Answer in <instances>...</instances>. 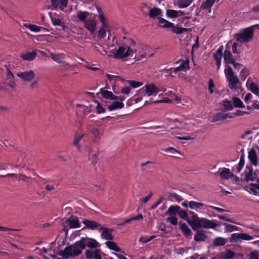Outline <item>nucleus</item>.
<instances>
[{"instance_id":"obj_1","label":"nucleus","mask_w":259,"mask_h":259,"mask_svg":"<svg viewBox=\"0 0 259 259\" xmlns=\"http://www.w3.org/2000/svg\"><path fill=\"white\" fill-rule=\"evenodd\" d=\"M224 59L226 63L224 73L228 83V87L231 90H236L241 86V82L238 77L235 75L232 67L229 64L234 63L233 56L229 50H225L224 53Z\"/></svg>"},{"instance_id":"obj_2","label":"nucleus","mask_w":259,"mask_h":259,"mask_svg":"<svg viewBox=\"0 0 259 259\" xmlns=\"http://www.w3.org/2000/svg\"><path fill=\"white\" fill-rule=\"evenodd\" d=\"M123 38L126 39V41L119 45L113 52V57L116 59L125 60L127 58L132 57L136 52V42L131 38H126L123 36Z\"/></svg>"},{"instance_id":"obj_3","label":"nucleus","mask_w":259,"mask_h":259,"mask_svg":"<svg viewBox=\"0 0 259 259\" xmlns=\"http://www.w3.org/2000/svg\"><path fill=\"white\" fill-rule=\"evenodd\" d=\"M192 215L193 221H188V223L193 229L196 228H203L206 229H213L219 225L216 223V220H209L205 218H199L194 212L190 211Z\"/></svg>"},{"instance_id":"obj_4","label":"nucleus","mask_w":259,"mask_h":259,"mask_svg":"<svg viewBox=\"0 0 259 259\" xmlns=\"http://www.w3.org/2000/svg\"><path fill=\"white\" fill-rule=\"evenodd\" d=\"M83 245L80 243L79 240L73 244L66 247L64 250L59 252V259H71L72 257L79 255L83 249Z\"/></svg>"},{"instance_id":"obj_5","label":"nucleus","mask_w":259,"mask_h":259,"mask_svg":"<svg viewBox=\"0 0 259 259\" xmlns=\"http://www.w3.org/2000/svg\"><path fill=\"white\" fill-rule=\"evenodd\" d=\"M96 8L99 14V19L102 23V26L97 31V35L100 39H102L105 37L106 31L110 32V29L102 9L98 6Z\"/></svg>"},{"instance_id":"obj_6","label":"nucleus","mask_w":259,"mask_h":259,"mask_svg":"<svg viewBox=\"0 0 259 259\" xmlns=\"http://www.w3.org/2000/svg\"><path fill=\"white\" fill-rule=\"evenodd\" d=\"M254 29L253 27H249L243 30L238 34L234 35L236 40L241 44H245L250 41L253 37Z\"/></svg>"},{"instance_id":"obj_7","label":"nucleus","mask_w":259,"mask_h":259,"mask_svg":"<svg viewBox=\"0 0 259 259\" xmlns=\"http://www.w3.org/2000/svg\"><path fill=\"white\" fill-rule=\"evenodd\" d=\"M181 209L180 206L178 205H172L169 207L165 214L167 215L166 221L171 224L176 226L178 224V219L177 214H178L179 210Z\"/></svg>"},{"instance_id":"obj_8","label":"nucleus","mask_w":259,"mask_h":259,"mask_svg":"<svg viewBox=\"0 0 259 259\" xmlns=\"http://www.w3.org/2000/svg\"><path fill=\"white\" fill-rule=\"evenodd\" d=\"M80 243L84 244L83 249L85 248L87 246L88 247L92 249H97L98 247L100 246V244L93 238L88 237H82L79 240Z\"/></svg>"},{"instance_id":"obj_9","label":"nucleus","mask_w":259,"mask_h":259,"mask_svg":"<svg viewBox=\"0 0 259 259\" xmlns=\"http://www.w3.org/2000/svg\"><path fill=\"white\" fill-rule=\"evenodd\" d=\"M113 230L106 227H101L99 229V231L101 233L102 238L106 240H113L114 236L112 234Z\"/></svg>"},{"instance_id":"obj_10","label":"nucleus","mask_w":259,"mask_h":259,"mask_svg":"<svg viewBox=\"0 0 259 259\" xmlns=\"http://www.w3.org/2000/svg\"><path fill=\"white\" fill-rule=\"evenodd\" d=\"M16 75L22 80L28 82L31 81L35 77V74L32 70L29 71L18 72Z\"/></svg>"},{"instance_id":"obj_11","label":"nucleus","mask_w":259,"mask_h":259,"mask_svg":"<svg viewBox=\"0 0 259 259\" xmlns=\"http://www.w3.org/2000/svg\"><path fill=\"white\" fill-rule=\"evenodd\" d=\"M84 27L91 34H94L97 29V22L94 18L89 19L84 23Z\"/></svg>"},{"instance_id":"obj_12","label":"nucleus","mask_w":259,"mask_h":259,"mask_svg":"<svg viewBox=\"0 0 259 259\" xmlns=\"http://www.w3.org/2000/svg\"><path fill=\"white\" fill-rule=\"evenodd\" d=\"M145 94L147 96H155L158 92H160L154 83L146 84L144 86Z\"/></svg>"},{"instance_id":"obj_13","label":"nucleus","mask_w":259,"mask_h":259,"mask_svg":"<svg viewBox=\"0 0 259 259\" xmlns=\"http://www.w3.org/2000/svg\"><path fill=\"white\" fill-rule=\"evenodd\" d=\"M65 224L70 229H75L80 227L79 219L76 217H71L68 218L65 221Z\"/></svg>"},{"instance_id":"obj_14","label":"nucleus","mask_w":259,"mask_h":259,"mask_svg":"<svg viewBox=\"0 0 259 259\" xmlns=\"http://www.w3.org/2000/svg\"><path fill=\"white\" fill-rule=\"evenodd\" d=\"M148 16L150 18L159 19L162 16V10L157 7L149 8Z\"/></svg>"},{"instance_id":"obj_15","label":"nucleus","mask_w":259,"mask_h":259,"mask_svg":"<svg viewBox=\"0 0 259 259\" xmlns=\"http://www.w3.org/2000/svg\"><path fill=\"white\" fill-rule=\"evenodd\" d=\"M223 50L224 47L223 46H221L213 54V58L216 61L218 70H219L221 67Z\"/></svg>"},{"instance_id":"obj_16","label":"nucleus","mask_w":259,"mask_h":259,"mask_svg":"<svg viewBox=\"0 0 259 259\" xmlns=\"http://www.w3.org/2000/svg\"><path fill=\"white\" fill-rule=\"evenodd\" d=\"M82 223L84 225L85 228L88 229L94 230L96 229H99L100 225L96 221L84 219L82 221Z\"/></svg>"},{"instance_id":"obj_17","label":"nucleus","mask_w":259,"mask_h":259,"mask_svg":"<svg viewBox=\"0 0 259 259\" xmlns=\"http://www.w3.org/2000/svg\"><path fill=\"white\" fill-rule=\"evenodd\" d=\"M220 175L222 179L228 180L235 176V175L230 171V169L227 168H222L219 169Z\"/></svg>"},{"instance_id":"obj_18","label":"nucleus","mask_w":259,"mask_h":259,"mask_svg":"<svg viewBox=\"0 0 259 259\" xmlns=\"http://www.w3.org/2000/svg\"><path fill=\"white\" fill-rule=\"evenodd\" d=\"M52 6L56 9L58 7L61 10H63L66 7L68 3V0H51Z\"/></svg>"},{"instance_id":"obj_19","label":"nucleus","mask_w":259,"mask_h":259,"mask_svg":"<svg viewBox=\"0 0 259 259\" xmlns=\"http://www.w3.org/2000/svg\"><path fill=\"white\" fill-rule=\"evenodd\" d=\"M244 181L246 182L253 181L256 178L255 174L253 173V170L251 168H247L244 172Z\"/></svg>"},{"instance_id":"obj_20","label":"nucleus","mask_w":259,"mask_h":259,"mask_svg":"<svg viewBox=\"0 0 259 259\" xmlns=\"http://www.w3.org/2000/svg\"><path fill=\"white\" fill-rule=\"evenodd\" d=\"M99 93L101 94L102 97L105 99L114 101V99H116V96L111 91L103 90L102 89L101 91Z\"/></svg>"},{"instance_id":"obj_21","label":"nucleus","mask_w":259,"mask_h":259,"mask_svg":"<svg viewBox=\"0 0 259 259\" xmlns=\"http://www.w3.org/2000/svg\"><path fill=\"white\" fill-rule=\"evenodd\" d=\"M106 245L110 250H112L117 252H122V250L118 246L117 244L112 240H109L105 242Z\"/></svg>"},{"instance_id":"obj_22","label":"nucleus","mask_w":259,"mask_h":259,"mask_svg":"<svg viewBox=\"0 0 259 259\" xmlns=\"http://www.w3.org/2000/svg\"><path fill=\"white\" fill-rule=\"evenodd\" d=\"M189 207L191 209L204 210L205 209V204L201 202H198L194 201H190L189 202Z\"/></svg>"},{"instance_id":"obj_23","label":"nucleus","mask_w":259,"mask_h":259,"mask_svg":"<svg viewBox=\"0 0 259 259\" xmlns=\"http://www.w3.org/2000/svg\"><path fill=\"white\" fill-rule=\"evenodd\" d=\"M207 238V235L204 231H199L196 232L194 237V239L196 242L204 241Z\"/></svg>"},{"instance_id":"obj_24","label":"nucleus","mask_w":259,"mask_h":259,"mask_svg":"<svg viewBox=\"0 0 259 259\" xmlns=\"http://www.w3.org/2000/svg\"><path fill=\"white\" fill-rule=\"evenodd\" d=\"M248 157L252 164L255 166L257 165V155L253 148L251 149L249 151Z\"/></svg>"},{"instance_id":"obj_25","label":"nucleus","mask_w":259,"mask_h":259,"mask_svg":"<svg viewBox=\"0 0 259 259\" xmlns=\"http://www.w3.org/2000/svg\"><path fill=\"white\" fill-rule=\"evenodd\" d=\"M50 57L54 61L62 64L64 66H67L69 64L66 61H64L63 57L59 54H54L53 53L50 54Z\"/></svg>"},{"instance_id":"obj_26","label":"nucleus","mask_w":259,"mask_h":259,"mask_svg":"<svg viewBox=\"0 0 259 259\" xmlns=\"http://www.w3.org/2000/svg\"><path fill=\"white\" fill-rule=\"evenodd\" d=\"M37 56V53L34 51L32 52H27L25 54H22L21 57L23 60L25 61H32Z\"/></svg>"},{"instance_id":"obj_27","label":"nucleus","mask_w":259,"mask_h":259,"mask_svg":"<svg viewBox=\"0 0 259 259\" xmlns=\"http://www.w3.org/2000/svg\"><path fill=\"white\" fill-rule=\"evenodd\" d=\"M246 86L247 88L253 94L258 95H259V88L253 82H249L248 80L246 82Z\"/></svg>"},{"instance_id":"obj_28","label":"nucleus","mask_w":259,"mask_h":259,"mask_svg":"<svg viewBox=\"0 0 259 259\" xmlns=\"http://www.w3.org/2000/svg\"><path fill=\"white\" fill-rule=\"evenodd\" d=\"M115 101H116L113 102L111 105L108 106V109L109 111H111L118 109H122L124 107V104L122 102L117 101V100Z\"/></svg>"},{"instance_id":"obj_29","label":"nucleus","mask_w":259,"mask_h":259,"mask_svg":"<svg viewBox=\"0 0 259 259\" xmlns=\"http://www.w3.org/2000/svg\"><path fill=\"white\" fill-rule=\"evenodd\" d=\"M171 31L176 34H181L185 32H187L189 30L188 28H183L179 27L178 25H175L172 23V26H171L170 28Z\"/></svg>"},{"instance_id":"obj_30","label":"nucleus","mask_w":259,"mask_h":259,"mask_svg":"<svg viewBox=\"0 0 259 259\" xmlns=\"http://www.w3.org/2000/svg\"><path fill=\"white\" fill-rule=\"evenodd\" d=\"M234 252L227 250L225 252H222L220 254L219 257L220 259H231L235 256Z\"/></svg>"},{"instance_id":"obj_31","label":"nucleus","mask_w":259,"mask_h":259,"mask_svg":"<svg viewBox=\"0 0 259 259\" xmlns=\"http://www.w3.org/2000/svg\"><path fill=\"white\" fill-rule=\"evenodd\" d=\"M83 137L84 134L81 133H76L74 135L73 145L75 146L79 150H80L81 148V146L79 144V142Z\"/></svg>"},{"instance_id":"obj_32","label":"nucleus","mask_w":259,"mask_h":259,"mask_svg":"<svg viewBox=\"0 0 259 259\" xmlns=\"http://www.w3.org/2000/svg\"><path fill=\"white\" fill-rule=\"evenodd\" d=\"M180 228L184 235L187 238L190 237L192 234V231L185 223H182L180 225Z\"/></svg>"},{"instance_id":"obj_33","label":"nucleus","mask_w":259,"mask_h":259,"mask_svg":"<svg viewBox=\"0 0 259 259\" xmlns=\"http://www.w3.org/2000/svg\"><path fill=\"white\" fill-rule=\"evenodd\" d=\"M189 69V63L188 62L185 61H183L181 64L179 66L174 68L173 72L174 73H177L181 71H185Z\"/></svg>"},{"instance_id":"obj_34","label":"nucleus","mask_w":259,"mask_h":259,"mask_svg":"<svg viewBox=\"0 0 259 259\" xmlns=\"http://www.w3.org/2000/svg\"><path fill=\"white\" fill-rule=\"evenodd\" d=\"M158 20L159 25L160 27L168 29L170 28L171 26H172V23L162 17H160Z\"/></svg>"},{"instance_id":"obj_35","label":"nucleus","mask_w":259,"mask_h":259,"mask_svg":"<svg viewBox=\"0 0 259 259\" xmlns=\"http://www.w3.org/2000/svg\"><path fill=\"white\" fill-rule=\"evenodd\" d=\"M193 0H177L176 5L181 9L185 8L189 6Z\"/></svg>"},{"instance_id":"obj_36","label":"nucleus","mask_w":259,"mask_h":259,"mask_svg":"<svg viewBox=\"0 0 259 259\" xmlns=\"http://www.w3.org/2000/svg\"><path fill=\"white\" fill-rule=\"evenodd\" d=\"M78 111L83 112L85 115L90 113L92 111V106L90 104L89 106H85L82 105H78Z\"/></svg>"},{"instance_id":"obj_37","label":"nucleus","mask_w":259,"mask_h":259,"mask_svg":"<svg viewBox=\"0 0 259 259\" xmlns=\"http://www.w3.org/2000/svg\"><path fill=\"white\" fill-rule=\"evenodd\" d=\"M89 15V13L87 11H78L77 17L78 19L84 23L87 20V18Z\"/></svg>"},{"instance_id":"obj_38","label":"nucleus","mask_w":259,"mask_h":259,"mask_svg":"<svg viewBox=\"0 0 259 259\" xmlns=\"http://www.w3.org/2000/svg\"><path fill=\"white\" fill-rule=\"evenodd\" d=\"M143 216L142 214H139L137 216L131 217L127 220H124L123 222L119 223L118 225L123 226L126 224L130 223L132 221L143 220Z\"/></svg>"},{"instance_id":"obj_39","label":"nucleus","mask_w":259,"mask_h":259,"mask_svg":"<svg viewBox=\"0 0 259 259\" xmlns=\"http://www.w3.org/2000/svg\"><path fill=\"white\" fill-rule=\"evenodd\" d=\"M168 198L172 201L180 202L183 200L182 196L176 193L171 192L168 194Z\"/></svg>"},{"instance_id":"obj_40","label":"nucleus","mask_w":259,"mask_h":259,"mask_svg":"<svg viewBox=\"0 0 259 259\" xmlns=\"http://www.w3.org/2000/svg\"><path fill=\"white\" fill-rule=\"evenodd\" d=\"M162 150L164 152L169 153V156H174L176 155H181V153L174 147H168L167 148H163Z\"/></svg>"},{"instance_id":"obj_41","label":"nucleus","mask_w":259,"mask_h":259,"mask_svg":"<svg viewBox=\"0 0 259 259\" xmlns=\"http://www.w3.org/2000/svg\"><path fill=\"white\" fill-rule=\"evenodd\" d=\"M226 243V240L224 238L218 237L213 240V244L215 246H222Z\"/></svg>"},{"instance_id":"obj_42","label":"nucleus","mask_w":259,"mask_h":259,"mask_svg":"<svg viewBox=\"0 0 259 259\" xmlns=\"http://www.w3.org/2000/svg\"><path fill=\"white\" fill-rule=\"evenodd\" d=\"M215 0H206L201 5L200 8L203 10L210 9L213 6Z\"/></svg>"},{"instance_id":"obj_43","label":"nucleus","mask_w":259,"mask_h":259,"mask_svg":"<svg viewBox=\"0 0 259 259\" xmlns=\"http://www.w3.org/2000/svg\"><path fill=\"white\" fill-rule=\"evenodd\" d=\"M52 22L53 24L55 26H60L62 27V29H64L66 28V26L64 25V23L62 22L60 19L56 17H51Z\"/></svg>"},{"instance_id":"obj_44","label":"nucleus","mask_w":259,"mask_h":259,"mask_svg":"<svg viewBox=\"0 0 259 259\" xmlns=\"http://www.w3.org/2000/svg\"><path fill=\"white\" fill-rule=\"evenodd\" d=\"M166 16L168 18L172 19L177 18V11L171 9H167L166 11Z\"/></svg>"},{"instance_id":"obj_45","label":"nucleus","mask_w":259,"mask_h":259,"mask_svg":"<svg viewBox=\"0 0 259 259\" xmlns=\"http://www.w3.org/2000/svg\"><path fill=\"white\" fill-rule=\"evenodd\" d=\"M137 51L138 50H137L136 52L135 53L136 55L134 58L136 61L141 60L147 56L146 53L139 51V53H137Z\"/></svg>"},{"instance_id":"obj_46","label":"nucleus","mask_w":259,"mask_h":259,"mask_svg":"<svg viewBox=\"0 0 259 259\" xmlns=\"http://www.w3.org/2000/svg\"><path fill=\"white\" fill-rule=\"evenodd\" d=\"M249 75L248 70L245 68L243 67L241 69L240 73V78L242 80H245L246 77Z\"/></svg>"},{"instance_id":"obj_47","label":"nucleus","mask_w":259,"mask_h":259,"mask_svg":"<svg viewBox=\"0 0 259 259\" xmlns=\"http://www.w3.org/2000/svg\"><path fill=\"white\" fill-rule=\"evenodd\" d=\"M233 101L234 105L235 107L243 108L244 107L243 102L238 98L234 97L233 98Z\"/></svg>"},{"instance_id":"obj_48","label":"nucleus","mask_w":259,"mask_h":259,"mask_svg":"<svg viewBox=\"0 0 259 259\" xmlns=\"http://www.w3.org/2000/svg\"><path fill=\"white\" fill-rule=\"evenodd\" d=\"M24 26L26 28H29L31 31L33 32H39L41 29V27L40 26H37L36 25L33 24H24Z\"/></svg>"},{"instance_id":"obj_49","label":"nucleus","mask_w":259,"mask_h":259,"mask_svg":"<svg viewBox=\"0 0 259 259\" xmlns=\"http://www.w3.org/2000/svg\"><path fill=\"white\" fill-rule=\"evenodd\" d=\"M240 240V233H233L230 238L231 242H238Z\"/></svg>"},{"instance_id":"obj_50","label":"nucleus","mask_w":259,"mask_h":259,"mask_svg":"<svg viewBox=\"0 0 259 259\" xmlns=\"http://www.w3.org/2000/svg\"><path fill=\"white\" fill-rule=\"evenodd\" d=\"M224 120L223 113H218L214 115L212 118V122H219Z\"/></svg>"},{"instance_id":"obj_51","label":"nucleus","mask_w":259,"mask_h":259,"mask_svg":"<svg viewBox=\"0 0 259 259\" xmlns=\"http://www.w3.org/2000/svg\"><path fill=\"white\" fill-rule=\"evenodd\" d=\"M224 225L225 226V229L227 231L231 232L234 231L239 230L238 227L236 226L228 224H224Z\"/></svg>"},{"instance_id":"obj_52","label":"nucleus","mask_w":259,"mask_h":259,"mask_svg":"<svg viewBox=\"0 0 259 259\" xmlns=\"http://www.w3.org/2000/svg\"><path fill=\"white\" fill-rule=\"evenodd\" d=\"M244 163H245V160L244 159V157L243 156H242L240 157L239 163L236 166V169L237 170V172L238 173L241 170L242 168H243V167L244 165Z\"/></svg>"},{"instance_id":"obj_53","label":"nucleus","mask_w":259,"mask_h":259,"mask_svg":"<svg viewBox=\"0 0 259 259\" xmlns=\"http://www.w3.org/2000/svg\"><path fill=\"white\" fill-rule=\"evenodd\" d=\"M155 236H142L139 239V241L144 243H147L155 238Z\"/></svg>"},{"instance_id":"obj_54","label":"nucleus","mask_w":259,"mask_h":259,"mask_svg":"<svg viewBox=\"0 0 259 259\" xmlns=\"http://www.w3.org/2000/svg\"><path fill=\"white\" fill-rule=\"evenodd\" d=\"M128 84L133 88H137L143 85V83L135 80H128Z\"/></svg>"},{"instance_id":"obj_55","label":"nucleus","mask_w":259,"mask_h":259,"mask_svg":"<svg viewBox=\"0 0 259 259\" xmlns=\"http://www.w3.org/2000/svg\"><path fill=\"white\" fill-rule=\"evenodd\" d=\"M89 158L90 160H92V163L94 164H96L98 163V162L99 161L98 154H97V153L91 154L89 156Z\"/></svg>"},{"instance_id":"obj_56","label":"nucleus","mask_w":259,"mask_h":259,"mask_svg":"<svg viewBox=\"0 0 259 259\" xmlns=\"http://www.w3.org/2000/svg\"><path fill=\"white\" fill-rule=\"evenodd\" d=\"M253 236L250 235L247 233H240V239L243 240H251L253 239Z\"/></svg>"},{"instance_id":"obj_57","label":"nucleus","mask_w":259,"mask_h":259,"mask_svg":"<svg viewBox=\"0 0 259 259\" xmlns=\"http://www.w3.org/2000/svg\"><path fill=\"white\" fill-rule=\"evenodd\" d=\"M174 121L180 123V125L177 126L178 128L180 129H186L187 127V123L183 122L179 119L176 118L174 120Z\"/></svg>"},{"instance_id":"obj_58","label":"nucleus","mask_w":259,"mask_h":259,"mask_svg":"<svg viewBox=\"0 0 259 259\" xmlns=\"http://www.w3.org/2000/svg\"><path fill=\"white\" fill-rule=\"evenodd\" d=\"M208 90L210 94H212L214 93V84L213 80L210 78L208 81Z\"/></svg>"},{"instance_id":"obj_59","label":"nucleus","mask_w":259,"mask_h":259,"mask_svg":"<svg viewBox=\"0 0 259 259\" xmlns=\"http://www.w3.org/2000/svg\"><path fill=\"white\" fill-rule=\"evenodd\" d=\"M49 251L45 248L43 247L40 250V254L44 258V259H48V257L44 255L45 253H48L49 255H50L52 257L55 258V256L52 254H51L50 253H48Z\"/></svg>"},{"instance_id":"obj_60","label":"nucleus","mask_w":259,"mask_h":259,"mask_svg":"<svg viewBox=\"0 0 259 259\" xmlns=\"http://www.w3.org/2000/svg\"><path fill=\"white\" fill-rule=\"evenodd\" d=\"M91 132L96 138L99 139L101 138V134L98 129L94 127L92 129Z\"/></svg>"},{"instance_id":"obj_61","label":"nucleus","mask_w":259,"mask_h":259,"mask_svg":"<svg viewBox=\"0 0 259 259\" xmlns=\"http://www.w3.org/2000/svg\"><path fill=\"white\" fill-rule=\"evenodd\" d=\"M178 214L181 219L186 220L187 222L189 221L187 220L188 218V214L186 211L181 210L180 209L179 210Z\"/></svg>"},{"instance_id":"obj_62","label":"nucleus","mask_w":259,"mask_h":259,"mask_svg":"<svg viewBox=\"0 0 259 259\" xmlns=\"http://www.w3.org/2000/svg\"><path fill=\"white\" fill-rule=\"evenodd\" d=\"M223 105L226 110L229 111L233 109L232 102L229 101H225Z\"/></svg>"},{"instance_id":"obj_63","label":"nucleus","mask_w":259,"mask_h":259,"mask_svg":"<svg viewBox=\"0 0 259 259\" xmlns=\"http://www.w3.org/2000/svg\"><path fill=\"white\" fill-rule=\"evenodd\" d=\"M97 105L96 106V112L98 114H101L105 112V109L103 108L101 104L99 102H96Z\"/></svg>"},{"instance_id":"obj_64","label":"nucleus","mask_w":259,"mask_h":259,"mask_svg":"<svg viewBox=\"0 0 259 259\" xmlns=\"http://www.w3.org/2000/svg\"><path fill=\"white\" fill-rule=\"evenodd\" d=\"M106 76L110 81H114L116 82L117 80L121 79L120 77L118 76L113 75L107 73L106 74Z\"/></svg>"}]
</instances>
